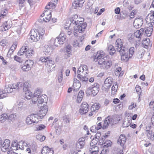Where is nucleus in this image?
<instances>
[{
  "instance_id": "nucleus-1",
  "label": "nucleus",
  "mask_w": 154,
  "mask_h": 154,
  "mask_svg": "<svg viewBox=\"0 0 154 154\" xmlns=\"http://www.w3.org/2000/svg\"><path fill=\"white\" fill-rule=\"evenodd\" d=\"M77 72L78 74L77 77L81 81L85 82L88 80V78L86 77V76L88 72L86 65H82L78 68Z\"/></svg>"
},
{
  "instance_id": "nucleus-2",
  "label": "nucleus",
  "mask_w": 154,
  "mask_h": 154,
  "mask_svg": "<svg viewBox=\"0 0 154 154\" xmlns=\"http://www.w3.org/2000/svg\"><path fill=\"white\" fill-rule=\"evenodd\" d=\"M24 53H25L26 56L28 58L31 57L34 54L32 50H29V49L28 42H26L23 44L18 51L17 54L19 56H21Z\"/></svg>"
},
{
  "instance_id": "nucleus-3",
  "label": "nucleus",
  "mask_w": 154,
  "mask_h": 154,
  "mask_svg": "<svg viewBox=\"0 0 154 154\" xmlns=\"http://www.w3.org/2000/svg\"><path fill=\"white\" fill-rule=\"evenodd\" d=\"M105 55V54L102 51H98L95 56L94 61L95 62L98 61V64L103 67L107 59V57H104Z\"/></svg>"
},
{
  "instance_id": "nucleus-4",
  "label": "nucleus",
  "mask_w": 154,
  "mask_h": 154,
  "mask_svg": "<svg viewBox=\"0 0 154 154\" xmlns=\"http://www.w3.org/2000/svg\"><path fill=\"white\" fill-rule=\"evenodd\" d=\"M123 40L121 39H117L116 42V47L117 51L120 54H122L126 51H127V49L123 45Z\"/></svg>"
},
{
  "instance_id": "nucleus-5",
  "label": "nucleus",
  "mask_w": 154,
  "mask_h": 154,
  "mask_svg": "<svg viewBox=\"0 0 154 154\" xmlns=\"http://www.w3.org/2000/svg\"><path fill=\"white\" fill-rule=\"evenodd\" d=\"M18 147L19 149L24 151L25 154H31V149L28 146V144L25 141L23 140L19 141Z\"/></svg>"
},
{
  "instance_id": "nucleus-6",
  "label": "nucleus",
  "mask_w": 154,
  "mask_h": 154,
  "mask_svg": "<svg viewBox=\"0 0 154 154\" xmlns=\"http://www.w3.org/2000/svg\"><path fill=\"white\" fill-rule=\"evenodd\" d=\"M99 89V85L95 83L87 89V92L89 94H92L93 96H95L98 93Z\"/></svg>"
},
{
  "instance_id": "nucleus-7",
  "label": "nucleus",
  "mask_w": 154,
  "mask_h": 154,
  "mask_svg": "<svg viewBox=\"0 0 154 154\" xmlns=\"http://www.w3.org/2000/svg\"><path fill=\"white\" fill-rule=\"evenodd\" d=\"M14 91L11 88V84L6 85L4 90L0 91V99L3 98L7 97V93H12Z\"/></svg>"
},
{
  "instance_id": "nucleus-8",
  "label": "nucleus",
  "mask_w": 154,
  "mask_h": 154,
  "mask_svg": "<svg viewBox=\"0 0 154 154\" xmlns=\"http://www.w3.org/2000/svg\"><path fill=\"white\" fill-rule=\"evenodd\" d=\"M38 116L37 115H31L27 117L26 120V123L28 125L32 123H36L38 122Z\"/></svg>"
},
{
  "instance_id": "nucleus-9",
  "label": "nucleus",
  "mask_w": 154,
  "mask_h": 154,
  "mask_svg": "<svg viewBox=\"0 0 154 154\" xmlns=\"http://www.w3.org/2000/svg\"><path fill=\"white\" fill-rule=\"evenodd\" d=\"M78 17V15L75 14L74 15L71 20V23L73 24H75V26H74V35L75 36L77 35V32H79V33H82V30L79 29V28L77 26L78 21V20L77 19V18Z\"/></svg>"
},
{
  "instance_id": "nucleus-10",
  "label": "nucleus",
  "mask_w": 154,
  "mask_h": 154,
  "mask_svg": "<svg viewBox=\"0 0 154 154\" xmlns=\"http://www.w3.org/2000/svg\"><path fill=\"white\" fill-rule=\"evenodd\" d=\"M33 64V61L32 60H26L24 63L23 65L21 66V68L24 71H28L31 69Z\"/></svg>"
},
{
  "instance_id": "nucleus-11",
  "label": "nucleus",
  "mask_w": 154,
  "mask_h": 154,
  "mask_svg": "<svg viewBox=\"0 0 154 154\" xmlns=\"http://www.w3.org/2000/svg\"><path fill=\"white\" fill-rule=\"evenodd\" d=\"M88 104L86 102H83L81 106L79 112L81 114H84L88 112Z\"/></svg>"
},
{
  "instance_id": "nucleus-12",
  "label": "nucleus",
  "mask_w": 154,
  "mask_h": 154,
  "mask_svg": "<svg viewBox=\"0 0 154 154\" xmlns=\"http://www.w3.org/2000/svg\"><path fill=\"white\" fill-rule=\"evenodd\" d=\"M42 92L41 90L39 89H37L35 91L32 100V103L35 104L38 100V98L40 97Z\"/></svg>"
},
{
  "instance_id": "nucleus-13",
  "label": "nucleus",
  "mask_w": 154,
  "mask_h": 154,
  "mask_svg": "<svg viewBox=\"0 0 154 154\" xmlns=\"http://www.w3.org/2000/svg\"><path fill=\"white\" fill-rule=\"evenodd\" d=\"M30 34L31 39L33 41L37 42L41 38L38 32H35L34 30H31Z\"/></svg>"
},
{
  "instance_id": "nucleus-14",
  "label": "nucleus",
  "mask_w": 154,
  "mask_h": 154,
  "mask_svg": "<svg viewBox=\"0 0 154 154\" xmlns=\"http://www.w3.org/2000/svg\"><path fill=\"white\" fill-rule=\"evenodd\" d=\"M143 23V20L142 18H136L134 22L133 26L135 28H139L142 26Z\"/></svg>"
},
{
  "instance_id": "nucleus-15",
  "label": "nucleus",
  "mask_w": 154,
  "mask_h": 154,
  "mask_svg": "<svg viewBox=\"0 0 154 154\" xmlns=\"http://www.w3.org/2000/svg\"><path fill=\"white\" fill-rule=\"evenodd\" d=\"M85 138H82L79 139L76 143V148L77 149H79L83 148L85 144Z\"/></svg>"
},
{
  "instance_id": "nucleus-16",
  "label": "nucleus",
  "mask_w": 154,
  "mask_h": 154,
  "mask_svg": "<svg viewBox=\"0 0 154 154\" xmlns=\"http://www.w3.org/2000/svg\"><path fill=\"white\" fill-rule=\"evenodd\" d=\"M101 133L100 132H97L95 135V140L96 142H99L100 143H103L104 142V139L107 137V135L106 134L100 137Z\"/></svg>"
},
{
  "instance_id": "nucleus-17",
  "label": "nucleus",
  "mask_w": 154,
  "mask_h": 154,
  "mask_svg": "<svg viewBox=\"0 0 154 154\" xmlns=\"http://www.w3.org/2000/svg\"><path fill=\"white\" fill-rule=\"evenodd\" d=\"M10 141L9 139H6L3 143L1 150L3 152H5L8 150L9 147Z\"/></svg>"
},
{
  "instance_id": "nucleus-18",
  "label": "nucleus",
  "mask_w": 154,
  "mask_h": 154,
  "mask_svg": "<svg viewBox=\"0 0 154 154\" xmlns=\"http://www.w3.org/2000/svg\"><path fill=\"white\" fill-rule=\"evenodd\" d=\"M40 110L39 111V117L42 118L46 114L48 111V108L46 105L41 106Z\"/></svg>"
},
{
  "instance_id": "nucleus-19",
  "label": "nucleus",
  "mask_w": 154,
  "mask_h": 154,
  "mask_svg": "<svg viewBox=\"0 0 154 154\" xmlns=\"http://www.w3.org/2000/svg\"><path fill=\"white\" fill-rule=\"evenodd\" d=\"M112 79L111 77L107 78L104 81V87L106 89H109L110 88L112 83Z\"/></svg>"
},
{
  "instance_id": "nucleus-20",
  "label": "nucleus",
  "mask_w": 154,
  "mask_h": 154,
  "mask_svg": "<svg viewBox=\"0 0 154 154\" xmlns=\"http://www.w3.org/2000/svg\"><path fill=\"white\" fill-rule=\"evenodd\" d=\"M126 140L125 135L124 134H121L117 140V143L119 144L121 146H124Z\"/></svg>"
},
{
  "instance_id": "nucleus-21",
  "label": "nucleus",
  "mask_w": 154,
  "mask_h": 154,
  "mask_svg": "<svg viewBox=\"0 0 154 154\" xmlns=\"http://www.w3.org/2000/svg\"><path fill=\"white\" fill-rule=\"evenodd\" d=\"M112 119L110 116H108L106 118L104 123L103 124L102 128L103 129L106 128L109 124L112 123Z\"/></svg>"
},
{
  "instance_id": "nucleus-22",
  "label": "nucleus",
  "mask_w": 154,
  "mask_h": 154,
  "mask_svg": "<svg viewBox=\"0 0 154 154\" xmlns=\"http://www.w3.org/2000/svg\"><path fill=\"white\" fill-rule=\"evenodd\" d=\"M42 154H53L54 151L53 149H50L48 146H45L42 148Z\"/></svg>"
},
{
  "instance_id": "nucleus-23",
  "label": "nucleus",
  "mask_w": 154,
  "mask_h": 154,
  "mask_svg": "<svg viewBox=\"0 0 154 154\" xmlns=\"http://www.w3.org/2000/svg\"><path fill=\"white\" fill-rule=\"evenodd\" d=\"M154 23L153 22L150 23V25L145 30V32L147 37H149L151 35L153 31V25Z\"/></svg>"
},
{
  "instance_id": "nucleus-24",
  "label": "nucleus",
  "mask_w": 154,
  "mask_h": 154,
  "mask_svg": "<svg viewBox=\"0 0 154 154\" xmlns=\"http://www.w3.org/2000/svg\"><path fill=\"white\" fill-rule=\"evenodd\" d=\"M84 2L83 0H75L72 3V6L74 9H76L77 7H81Z\"/></svg>"
},
{
  "instance_id": "nucleus-25",
  "label": "nucleus",
  "mask_w": 154,
  "mask_h": 154,
  "mask_svg": "<svg viewBox=\"0 0 154 154\" xmlns=\"http://www.w3.org/2000/svg\"><path fill=\"white\" fill-rule=\"evenodd\" d=\"M66 37V36L63 33H61L57 37L59 41L60 45H63L64 43Z\"/></svg>"
},
{
  "instance_id": "nucleus-26",
  "label": "nucleus",
  "mask_w": 154,
  "mask_h": 154,
  "mask_svg": "<svg viewBox=\"0 0 154 154\" xmlns=\"http://www.w3.org/2000/svg\"><path fill=\"white\" fill-rule=\"evenodd\" d=\"M47 96L46 95H43L40 96L38 98V106H39L40 104H42L44 103L47 102Z\"/></svg>"
},
{
  "instance_id": "nucleus-27",
  "label": "nucleus",
  "mask_w": 154,
  "mask_h": 154,
  "mask_svg": "<svg viewBox=\"0 0 154 154\" xmlns=\"http://www.w3.org/2000/svg\"><path fill=\"white\" fill-rule=\"evenodd\" d=\"M146 134L148 139L152 141L154 140V134L152 131L150 130H146Z\"/></svg>"
},
{
  "instance_id": "nucleus-28",
  "label": "nucleus",
  "mask_w": 154,
  "mask_h": 154,
  "mask_svg": "<svg viewBox=\"0 0 154 154\" xmlns=\"http://www.w3.org/2000/svg\"><path fill=\"white\" fill-rule=\"evenodd\" d=\"M11 84V88L14 90V91H18L19 89L22 88L23 84L22 82H19L16 84Z\"/></svg>"
},
{
  "instance_id": "nucleus-29",
  "label": "nucleus",
  "mask_w": 154,
  "mask_h": 154,
  "mask_svg": "<svg viewBox=\"0 0 154 154\" xmlns=\"http://www.w3.org/2000/svg\"><path fill=\"white\" fill-rule=\"evenodd\" d=\"M149 41L150 40L149 38L143 40L142 42L143 46L145 48H147L149 47H151V45L149 42Z\"/></svg>"
},
{
  "instance_id": "nucleus-30",
  "label": "nucleus",
  "mask_w": 154,
  "mask_h": 154,
  "mask_svg": "<svg viewBox=\"0 0 154 154\" xmlns=\"http://www.w3.org/2000/svg\"><path fill=\"white\" fill-rule=\"evenodd\" d=\"M82 20L79 21L78 20V24H77V26L79 28V29H81L82 30V32L84 31L85 29L87 26V24L86 23H79L82 22Z\"/></svg>"
},
{
  "instance_id": "nucleus-31",
  "label": "nucleus",
  "mask_w": 154,
  "mask_h": 154,
  "mask_svg": "<svg viewBox=\"0 0 154 154\" xmlns=\"http://www.w3.org/2000/svg\"><path fill=\"white\" fill-rule=\"evenodd\" d=\"M11 26V25L8 21H6L3 23L2 25V27L3 28L2 31H5L10 28Z\"/></svg>"
},
{
  "instance_id": "nucleus-32",
  "label": "nucleus",
  "mask_w": 154,
  "mask_h": 154,
  "mask_svg": "<svg viewBox=\"0 0 154 154\" xmlns=\"http://www.w3.org/2000/svg\"><path fill=\"white\" fill-rule=\"evenodd\" d=\"M144 31V29L143 28L139 30H137L134 33V35L137 38H140L141 37L143 32Z\"/></svg>"
},
{
  "instance_id": "nucleus-33",
  "label": "nucleus",
  "mask_w": 154,
  "mask_h": 154,
  "mask_svg": "<svg viewBox=\"0 0 154 154\" xmlns=\"http://www.w3.org/2000/svg\"><path fill=\"white\" fill-rule=\"evenodd\" d=\"M100 104L98 103H94L92 106L91 107V110L92 111L97 112L100 109Z\"/></svg>"
},
{
  "instance_id": "nucleus-34",
  "label": "nucleus",
  "mask_w": 154,
  "mask_h": 154,
  "mask_svg": "<svg viewBox=\"0 0 154 154\" xmlns=\"http://www.w3.org/2000/svg\"><path fill=\"white\" fill-rule=\"evenodd\" d=\"M18 145H19V143H18L17 141V140H14L12 143L11 147L12 149L18 150L19 148Z\"/></svg>"
},
{
  "instance_id": "nucleus-35",
  "label": "nucleus",
  "mask_w": 154,
  "mask_h": 154,
  "mask_svg": "<svg viewBox=\"0 0 154 154\" xmlns=\"http://www.w3.org/2000/svg\"><path fill=\"white\" fill-rule=\"evenodd\" d=\"M98 147L94 145V146L91 147L90 148L89 151L91 152V154H97L98 152Z\"/></svg>"
},
{
  "instance_id": "nucleus-36",
  "label": "nucleus",
  "mask_w": 154,
  "mask_h": 154,
  "mask_svg": "<svg viewBox=\"0 0 154 154\" xmlns=\"http://www.w3.org/2000/svg\"><path fill=\"white\" fill-rule=\"evenodd\" d=\"M128 51H126L124 53L120 54L121 55V59L122 61H127L129 59V57L128 53H126V52H128Z\"/></svg>"
},
{
  "instance_id": "nucleus-37",
  "label": "nucleus",
  "mask_w": 154,
  "mask_h": 154,
  "mask_svg": "<svg viewBox=\"0 0 154 154\" xmlns=\"http://www.w3.org/2000/svg\"><path fill=\"white\" fill-rule=\"evenodd\" d=\"M108 51L110 55H112L115 53L116 50L113 45H109L108 46Z\"/></svg>"
},
{
  "instance_id": "nucleus-38",
  "label": "nucleus",
  "mask_w": 154,
  "mask_h": 154,
  "mask_svg": "<svg viewBox=\"0 0 154 154\" xmlns=\"http://www.w3.org/2000/svg\"><path fill=\"white\" fill-rule=\"evenodd\" d=\"M74 80V82L73 84V87L76 90H78L81 86V84L79 82V80L76 79V82H75Z\"/></svg>"
},
{
  "instance_id": "nucleus-39",
  "label": "nucleus",
  "mask_w": 154,
  "mask_h": 154,
  "mask_svg": "<svg viewBox=\"0 0 154 154\" xmlns=\"http://www.w3.org/2000/svg\"><path fill=\"white\" fill-rule=\"evenodd\" d=\"M132 120L130 119H127L126 120H124L123 121L122 124L123 127H127L131 125Z\"/></svg>"
},
{
  "instance_id": "nucleus-40",
  "label": "nucleus",
  "mask_w": 154,
  "mask_h": 154,
  "mask_svg": "<svg viewBox=\"0 0 154 154\" xmlns=\"http://www.w3.org/2000/svg\"><path fill=\"white\" fill-rule=\"evenodd\" d=\"M30 86L29 83L28 81L25 82L23 85V90L24 92H26L28 90V89Z\"/></svg>"
},
{
  "instance_id": "nucleus-41",
  "label": "nucleus",
  "mask_w": 154,
  "mask_h": 154,
  "mask_svg": "<svg viewBox=\"0 0 154 154\" xmlns=\"http://www.w3.org/2000/svg\"><path fill=\"white\" fill-rule=\"evenodd\" d=\"M56 6L55 4H54L53 2H51L46 6L45 8L47 9H53L55 8Z\"/></svg>"
},
{
  "instance_id": "nucleus-42",
  "label": "nucleus",
  "mask_w": 154,
  "mask_h": 154,
  "mask_svg": "<svg viewBox=\"0 0 154 154\" xmlns=\"http://www.w3.org/2000/svg\"><path fill=\"white\" fill-rule=\"evenodd\" d=\"M128 40L131 42L133 43L136 42V38L135 35L130 34L128 35Z\"/></svg>"
},
{
  "instance_id": "nucleus-43",
  "label": "nucleus",
  "mask_w": 154,
  "mask_h": 154,
  "mask_svg": "<svg viewBox=\"0 0 154 154\" xmlns=\"http://www.w3.org/2000/svg\"><path fill=\"white\" fill-rule=\"evenodd\" d=\"M105 139V138L104 139V142L103 143H101V144H102L103 146H104L106 147H108L110 146L111 143V141L109 140H106L104 141Z\"/></svg>"
},
{
  "instance_id": "nucleus-44",
  "label": "nucleus",
  "mask_w": 154,
  "mask_h": 154,
  "mask_svg": "<svg viewBox=\"0 0 154 154\" xmlns=\"http://www.w3.org/2000/svg\"><path fill=\"white\" fill-rule=\"evenodd\" d=\"M54 62L50 58L45 64L48 68L50 69L51 67L54 66Z\"/></svg>"
},
{
  "instance_id": "nucleus-45",
  "label": "nucleus",
  "mask_w": 154,
  "mask_h": 154,
  "mask_svg": "<svg viewBox=\"0 0 154 154\" xmlns=\"http://www.w3.org/2000/svg\"><path fill=\"white\" fill-rule=\"evenodd\" d=\"M36 138L37 140L41 142H42L45 140L46 137L45 136L41 134H38L36 135Z\"/></svg>"
},
{
  "instance_id": "nucleus-46",
  "label": "nucleus",
  "mask_w": 154,
  "mask_h": 154,
  "mask_svg": "<svg viewBox=\"0 0 154 154\" xmlns=\"http://www.w3.org/2000/svg\"><path fill=\"white\" fill-rule=\"evenodd\" d=\"M118 86L117 84H115V85H113L111 88L112 91V95H114L117 91Z\"/></svg>"
},
{
  "instance_id": "nucleus-47",
  "label": "nucleus",
  "mask_w": 154,
  "mask_h": 154,
  "mask_svg": "<svg viewBox=\"0 0 154 154\" xmlns=\"http://www.w3.org/2000/svg\"><path fill=\"white\" fill-rule=\"evenodd\" d=\"M104 64V65H103V68L107 69L111 66L112 62L111 61H108L106 60Z\"/></svg>"
},
{
  "instance_id": "nucleus-48",
  "label": "nucleus",
  "mask_w": 154,
  "mask_h": 154,
  "mask_svg": "<svg viewBox=\"0 0 154 154\" xmlns=\"http://www.w3.org/2000/svg\"><path fill=\"white\" fill-rule=\"evenodd\" d=\"M50 41L51 42H53L54 45L56 46H58L59 45H60L59 41L57 37L55 39L54 38H51Z\"/></svg>"
},
{
  "instance_id": "nucleus-49",
  "label": "nucleus",
  "mask_w": 154,
  "mask_h": 154,
  "mask_svg": "<svg viewBox=\"0 0 154 154\" xmlns=\"http://www.w3.org/2000/svg\"><path fill=\"white\" fill-rule=\"evenodd\" d=\"M17 47V45L16 44H13L11 47L10 48V49L8 53V55L9 54L10 55L11 54H12L14 51Z\"/></svg>"
},
{
  "instance_id": "nucleus-50",
  "label": "nucleus",
  "mask_w": 154,
  "mask_h": 154,
  "mask_svg": "<svg viewBox=\"0 0 154 154\" xmlns=\"http://www.w3.org/2000/svg\"><path fill=\"white\" fill-rule=\"evenodd\" d=\"M8 117V116L6 114H3L0 117V122L1 123L4 122L6 120Z\"/></svg>"
},
{
  "instance_id": "nucleus-51",
  "label": "nucleus",
  "mask_w": 154,
  "mask_h": 154,
  "mask_svg": "<svg viewBox=\"0 0 154 154\" xmlns=\"http://www.w3.org/2000/svg\"><path fill=\"white\" fill-rule=\"evenodd\" d=\"M24 101L22 100L17 102V106L19 109H22L23 108V106L24 105Z\"/></svg>"
},
{
  "instance_id": "nucleus-52",
  "label": "nucleus",
  "mask_w": 154,
  "mask_h": 154,
  "mask_svg": "<svg viewBox=\"0 0 154 154\" xmlns=\"http://www.w3.org/2000/svg\"><path fill=\"white\" fill-rule=\"evenodd\" d=\"M17 118V115L16 113L10 115L8 117L9 120L14 121Z\"/></svg>"
},
{
  "instance_id": "nucleus-53",
  "label": "nucleus",
  "mask_w": 154,
  "mask_h": 154,
  "mask_svg": "<svg viewBox=\"0 0 154 154\" xmlns=\"http://www.w3.org/2000/svg\"><path fill=\"white\" fill-rule=\"evenodd\" d=\"M72 48L71 46L69 45H68L66 47V52L67 54V57H70L69 55L71 54V49Z\"/></svg>"
},
{
  "instance_id": "nucleus-54",
  "label": "nucleus",
  "mask_w": 154,
  "mask_h": 154,
  "mask_svg": "<svg viewBox=\"0 0 154 154\" xmlns=\"http://www.w3.org/2000/svg\"><path fill=\"white\" fill-rule=\"evenodd\" d=\"M25 93V97L27 100L30 99L32 96V93H31L28 90Z\"/></svg>"
},
{
  "instance_id": "nucleus-55",
  "label": "nucleus",
  "mask_w": 154,
  "mask_h": 154,
  "mask_svg": "<svg viewBox=\"0 0 154 154\" xmlns=\"http://www.w3.org/2000/svg\"><path fill=\"white\" fill-rule=\"evenodd\" d=\"M45 32V29L43 28H40L39 29L38 32V34H39V35L40 37V38L42 39L43 37V35H44Z\"/></svg>"
},
{
  "instance_id": "nucleus-56",
  "label": "nucleus",
  "mask_w": 154,
  "mask_h": 154,
  "mask_svg": "<svg viewBox=\"0 0 154 154\" xmlns=\"http://www.w3.org/2000/svg\"><path fill=\"white\" fill-rule=\"evenodd\" d=\"M46 48L44 49V52H45V54H50L51 52L52 51V48L49 46H47L46 47H45Z\"/></svg>"
},
{
  "instance_id": "nucleus-57",
  "label": "nucleus",
  "mask_w": 154,
  "mask_h": 154,
  "mask_svg": "<svg viewBox=\"0 0 154 154\" xmlns=\"http://www.w3.org/2000/svg\"><path fill=\"white\" fill-rule=\"evenodd\" d=\"M0 44L2 46L4 47L8 45V43L7 40L4 39L1 41Z\"/></svg>"
},
{
  "instance_id": "nucleus-58",
  "label": "nucleus",
  "mask_w": 154,
  "mask_h": 154,
  "mask_svg": "<svg viewBox=\"0 0 154 154\" xmlns=\"http://www.w3.org/2000/svg\"><path fill=\"white\" fill-rule=\"evenodd\" d=\"M51 17V12H50V14H47L46 17H45V19L43 18V20L45 22H48L50 20Z\"/></svg>"
},
{
  "instance_id": "nucleus-59",
  "label": "nucleus",
  "mask_w": 154,
  "mask_h": 154,
  "mask_svg": "<svg viewBox=\"0 0 154 154\" xmlns=\"http://www.w3.org/2000/svg\"><path fill=\"white\" fill-rule=\"evenodd\" d=\"M63 118L64 122L66 123H69V118L68 116L66 115L65 116L63 117Z\"/></svg>"
},
{
  "instance_id": "nucleus-60",
  "label": "nucleus",
  "mask_w": 154,
  "mask_h": 154,
  "mask_svg": "<svg viewBox=\"0 0 154 154\" xmlns=\"http://www.w3.org/2000/svg\"><path fill=\"white\" fill-rule=\"evenodd\" d=\"M49 59V58L47 57H42L40 60L42 62H45L46 63Z\"/></svg>"
},
{
  "instance_id": "nucleus-61",
  "label": "nucleus",
  "mask_w": 154,
  "mask_h": 154,
  "mask_svg": "<svg viewBox=\"0 0 154 154\" xmlns=\"http://www.w3.org/2000/svg\"><path fill=\"white\" fill-rule=\"evenodd\" d=\"M134 47H131L129 50V57H131L134 52Z\"/></svg>"
},
{
  "instance_id": "nucleus-62",
  "label": "nucleus",
  "mask_w": 154,
  "mask_h": 154,
  "mask_svg": "<svg viewBox=\"0 0 154 154\" xmlns=\"http://www.w3.org/2000/svg\"><path fill=\"white\" fill-rule=\"evenodd\" d=\"M90 131H91L93 132H96V131H97L98 129H97V128H96V125H94L92 126L91 128H90Z\"/></svg>"
},
{
  "instance_id": "nucleus-63",
  "label": "nucleus",
  "mask_w": 154,
  "mask_h": 154,
  "mask_svg": "<svg viewBox=\"0 0 154 154\" xmlns=\"http://www.w3.org/2000/svg\"><path fill=\"white\" fill-rule=\"evenodd\" d=\"M14 59L15 60L19 62L20 63H21L22 62V60L21 59L20 57L16 56H14Z\"/></svg>"
},
{
  "instance_id": "nucleus-64",
  "label": "nucleus",
  "mask_w": 154,
  "mask_h": 154,
  "mask_svg": "<svg viewBox=\"0 0 154 154\" xmlns=\"http://www.w3.org/2000/svg\"><path fill=\"white\" fill-rule=\"evenodd\" d=\"M45 128V126L43 125H41L36 127V129L38 130H41L44 129Z\"/></svg>"
}]
</instances>
